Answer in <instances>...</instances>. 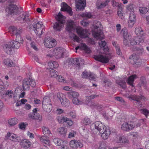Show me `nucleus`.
<instances>
[{"label":"nucleus","instance_id":"obj_1","mask_svg":"<svg viewBox=\"0 0 149 149\" xmlns=\"http://www.w3.org/2000/svg\"><path fill=\"white\" fill-rule=\"evenodd\" d=\"M95 128L98 130L100 133L102 134L101 136L104 139L108 138L110 134V131L109 129L99 122H96L95 124Z\"/></svg>","mask_w":149,"mask_h":149},{"label":"nucleus","instance_id":"obj_2","mask_svg":"<svg viewBox=\"0 0 149 149\" xmlns=\"http://www.w3.org/2000/svg\"><path fill=\"white\" fill-rule=\"evenodd\" d=\"M55 18L57 22L55 23L53 28L56 31H59L63 26V24L65 22L66 18L59 12L55 16Z\"/></svg>","mask_w":149,"mask_h":149},{"label":"nucleus","instance_id":"obj_3","mask_svg":"<svg viewBox=\"0 0 149 149\" xmlns=\"http://www.w3.org/2000/svg\"><path fill=\"white\" fill-rule=\"evenodd\" d=\"M102 27L100 22L98 21L95 25H94V30L92 31V34L94 37L97 39L102 40L104 39L103 32L100 29Z\"/></svg>","mask_w":149,"mask_h":149},{"label":"nucleus","instance_id":"obj_4","mask_svg":"<svg viewBox=\"0 0 149 149\" xmlns=\"http://www.w3.org/2000/svg\"><path fill=\"white\" fill-rule=\"evenodd\" d=\"M36 85L35 81L30 78H25L23 81L22 88L24 91L28 89L30 86L34 87Z\"/></svg>","mask_w":149,"mask_h":149},{"label":"nucleus","instance_id":"obj_5","mask_svg":"<svg viewBox=\"0 0 149 149\" xmlns=\"http://www.w3.org/2000/svg\"><path fill=\"white\" fill-rule=\"evenodd\" d=\"M42 107L44 110L49 112L52 110V106L50 99L48 97H45L43 99L42 102Z\"/></svg>","mask_w":149,"mask_h":149},{"label":"nucleus","instance_id":"obj_6","mask_svg":"<svg viewBox=\"0 0 149 149\" xmlns=\"http://www.w3.org/2000/svg\"><path fill=\"white\" fill-rule=\"evenodd\" d=\"M35 26L33 30L38 37L40 38L42 33L45 31V26L42 24V22L40 23V22H38L35 24Z\"/></svg>","mask_w":149,"mask_h":149},{"label":"nucleus","instance_id":"obj_7","mask_svg":"<svg viewBox=\"0 0 149 149\" xmlns=\"http://www.w3.org/2000/svg\"><path fill=\"white\" fill-rule=\"evenodd\" d=\"M68 63L70 65H75L79 69L80 66L84 64V60L80 58H71L69 59Z\"/></svg>","mask_w":149,"mask_h":149},{"label":"nucleus","instance_id":"obj_8","mask_svg":"<svg viewBox=\"0 0 149 149\" xmlns=\"http://www.w3.org/2000/svg\"><path fill=\"white\" fill-rule=\"evenodd\" d=\"M65 51V49L62 47H58L54 49L53 54L55 57L58 58L62 57Z\"/></svg>","mask_w":149,"mask_h":149},{"label":"nucleus","instance_id":"obj_9","mask_svg":"<svg viewBox=\"0 0 149 149\" xmlns=\"http://www.w3.org/2000/svg\"><path fill=\"white\" fill-rule=\"evenodd\" d=\"M76 32L83 38L87 37L90 34L88 30L83 29L80 26H78L76 28Z\"/></svg>","mask_w":149,"mask_h":149},{"label":"nucleus","instance_id":"obj_10","mask_svg":"<svg viewBox=\"0 0 149 149\" xmlns=\"http://www.w3.org/2000/svg\"><path fill=\"white\" fill-rule=\"evenodd\" d=\"M99 96L97 95L88 96H86V103L88 106L91 107H97L98 104L91 101V100Z\"/></svg>","mask_w":149,"mask_h":149},{"label":"nucleus","instance_id":"obj_11","mask_svg":"<svg viewBox=\"0 0 149 149\" xmlns=\"http://www.w3.org/2000/svg\"><path fill=\"white\" fill-rule=\"evenodd\" d=\"M127 98L129 99H131L133 100L136 101L138 103V104L140 105H142V103L141 102V100H145V98L142 95H131L129 96L126 95Z\"/></svg>","mask_w":149,"mask_h":149},{"label":"nucleus","instance_id":"obj_12","mask_svg":"<svg viewBox=\"0 0 149 149\" xmlns=\"http://www.w3.org/2000/svg\"><path fill=\"white\" fill-rule=\"evenodd\" d=\"M75 1L77 10H82L84 9L86 5V0H75Z\"/></svg>","mask_w":149,"mask_h":149},{"label":"nucleus","instance_id":"obj_13","mask_svg":"<svg viewBox=\"0 0 149 149\" xmlns=\"http://www.w3.org/2000/svg\"><path fill=\"white\" fill-rule=\"evenodd\" d=\"M18 19L22 21V23H25L31 22V18L29 17V14L26 12H24L18 18Z\"/></svg>","mask_w":149,"mask_h":149},{"label":"nucleus","instance_id":"obj_14","mask_svg":"<svg viewBox=\"0 0 149 149\" xmlns=\"http://www.w3.org/2000/svg\"><path fill=\"white\" fill-rule=\"evenodd\" d=\"M135 127V126L133 122L128 123L125 122L123 123L121 126V129L125 131H129L132 130Z\"/></svg>","mask_w":149,"mask_h":149},{"label":"nucleus","instance_id":"obj_15","mask_svg":"<svg viewBox=\"0 0 149 149\" xmlns=\"http://www.w3.org/2000/svg\"><path fill=\"white\" fill-rule=\"evenodd\" d=\"M68 24L67 25L66 29L69 32H70L76 30L78 27L76 26L74 22L72 20H70L68 22Z\"/></svg>","mask_w":149,"mask_h":149},{"label":"nucleus","instance_id":"obj_16","mask_svg":"<svg viewBox=\"0 0 149 149\" xmlns=\"http://www.w3.org/2000/svg\"><path fill=\"white\" fill-rule=\"evenodd\" d=\"M61 11H66L70 16L73 15V12L71 8L66 3L63 2L61 4Z\"/></svg>","mask_w":149,"mask_h":149},{"label":"nucleus","instance_id":"obj_17","mask_svg":"<svg viewBox=\"0 0 149 149\" xmlns=\"http://www.w3.org/2000/svg\"><path fill=\"white\" fill-rule=\"evenodd\" d=\"M131 62L133 64H135L137 65H141V60L136 54H133L130 57Z\"/></svg>","mask_w":149,"mask_h":149},{"label":"nucleus","instance_id":"obj_18","mask_svg":"<svg viewBox=\"0 0 149 149\" xmlns=\"http://www.w3.org/2000/svg\"><path fill=\"white\" fill-rule=\"evenodd\" d=\"M5 52L8 54H10L12 51L13 46L10 42L4 44L3 46Z\"/></svg>","mask_w":149,"mask_h":149},{"label":"nucleus","instance_id":"obj_19","mask_svg":"<svg viewBox=\"0 0 149 149\" xmlns=\"http://www.w3.org/2000/svg\"><path fill=\"white\" fill-rule=\"evenodd\" d=\"M44 45L45 46L49 48H51L53 47V44L54 40H51L49 37H47L45 38L44 40Z\"/></svg>","mask_w":149,"mask_h":149},{"label":"nucleus","instance_id":"obj_20","mask_svg":"<svg viewBox=\"0 0 149 149\" xmlns=\"http://www.w3.org/2000/svg\"><path fill=\"white\" fill-rule=\"evenodd\" d=\"M94 58L95 60L103 63H107L109 61V59L107 57L101 55L95 56Z\"/></svg>","mask_w":149,"mask_h":149},{"label":"nucleus","instance_id":"obj_21","mask_svg":"<svg viewBox=\"0 0 149 149\" xmlns=\"http://www.w3.org/2000/svg\"><path fill=\"white\" fill-rule=\"evenodd\" d=\"M70 144V146L74 148H81L83 147V144L81 142H78L75 140L71 141Z\"/></svg>","mask_w":149,"mask_h":149},{"label":"nucleus","instance_id":"obj_22","mask_svg":"<svg viewBox=\"0 0 149 149\" xmlns=\"http://www.w3.org/2000/svg\"><path fill=\"white\" fill-rule=\"evenodd\" d=\"M116 142L118 143L128 144L129 140L127 137L123 136L118 137L116 140Z\"/></svg>","mask_w":149,"mask_h":149},{"label":"nucleus","instance_id":"obj_23","mask_svg":"<svg viewBox=\"0 0 149 149\" xmlns=\"http://www.w3.org/2000/svg\"><path fill=\"white\" fill-rule=\"evenodd\" d=\"M137 78V76L135 74H133L128 78L127 82L128 84L132 87L134 86V81L135 79Z\"/></svg>","mask_w":149,"mask_h":149},{"label":"nucleus","instance_id":"obj_24","mask_svg":"<svg viewBox=\"0 0 149 149\" xmlns=\"http://www.w3.org/2000/svg\"><path fill=\"white\" fill-rule=\"evenodd\" d=\"M20 144L22 147L26 149L31 146L30 142L27 139H24L20 142Z\"/></svg>","mask_w":149,"mask_h":149},{"label":"nucleus","instance_id":"obj_25","mask_svg":"<svg viewBox=\"0 0 149 149\" xmlns=\"http://www.w3.org/2000/svg\"><path fill=\"white\" fill-rule=\"evenodd\" d=\"M12 33L15 34L16 35H20V34L22 32V29L21 28L17 29V27L15 26H13L11 28Z\"/></svg>","mask_w":149,"mask_h":149},{"label":"nucleus","instance_id":"obj_26","mask_svg":"<svg viewBox=\"0 0 149 149\" xmlns=\"http://www.w3.org/2000/svg\"><path fill=\"white\" fill-rule=\"evenodd\" d=\"M9 11L11 14L16 13L18 10V8L16 5H11L9 8Z\"/></svg>","mask_w":149,"mask_h":149},{"label":"nucleus","instance_id":"obj_27","mask_svg":"<svg viewBox=\"0 0 149 149\" xmlns=\"http://www.w3.org/2000/svg\"><path fill=\"white\" fill-rule=\"evenodd\" d=\"M109 1V0H106L100 4L97 3L96 4L97 7L98 9L103 8L108 5Z\"/></svg>","mask_w":149,"mask_h":149},{"label":"nucleus","instance_id":"obj_28","mask_svg":"<svg viewBox=\"0 0 149 149\" xmlns=\"http://www.w3.org/2000/svg\"><path fill=\"white\" fill-rule=\"evenodd\" d=\"M4 64L6 66L10 67L14 66V63L10 60L9 59H5L3 61Z\"/></svg>","mask_w":149,"mask_h":149},{"label":"nucleus","instance_id":"obj_29","mask_svg":"<svg viewBox=\"0 0 149 149\" xmlns=\"http://www.w3.org/2000/svg\"><path fill=\"white\" fill-rule=\"evenodd\" d=\"M116 83L124 89L126 88V83L124 81L119 79L116 81Z\"/></svg>","mask_w":149,"mask_h":149},{"label":"nucleus","instance_id":"obj_30","mask_svg":"<svg viewBox=\"0 0 149 149\" xmlns=\"http://www.w3.org/2000/svg\"><path fill=\"white\" fill-rule=\"evenodd\" d=\"M48 65L50 67V69L55 68L58 67L59 66L58 63L54 61H51L48 63Z\"/></svg>","mask_w":149,"mask_h":149},{"label":"nucleus","instance_id":"obj_31","mask_svg":"<svg viewBox=\"0 0 149 149\" xmlns=\"http://www.w3.org/2000/svg\"><path fill=\"white\" fill-rule=\"evenodd\" d=\"M67 131V129L63 127L59 128L58 129V132L63 137L65 136Z\"/></svg>","mask_w":149,"mask_h":149},{"label":"nucleus","instance_id":"obj_32","mask_svg":"<svg viewBox=\"0 0 149 149\" xmlns=\"http://www.w3.org/2000/svg\"><path fill=\"white\" fill-rule=\"evenodd\" d=\"M8 122L11 126H13L18 123V120L16 118H13L9 120Z\"/></svg>","mask_w":149,"mask_h":149},{"label":"nucleus","instance_id":"obj_33","mask_svg":"<svg viewBox=\"0 0 149 149\" xmlns=\"http://www.w3.org/2000/svg\"><path fill=\"white\" fill-rule=\"evenodd\" d=\"M68 96L70 97H73V98H76L79 96V93L74 91H70L67 92Z\"/></svg>","mask_w":149,"mask_h":149},{"label":"nucleus","instance_id":"obj_34","mask_svg":"<svg viewBox=\"0 0 149 149\" xmlns=\"http://www.w3.org/2000/svg\"><path fill=\"white\" fill-rule=\"evenodd\" d=\"M61 120H62L63 122L67 123V125L69 126L72 125L73 124V122L71 120L66 117H62Z\"/></svg>","mask_w":149,"mask_h":149},{"label":"nucleus","instance_id":"obj_35","mask_svg":"<svg viewBox=\"0 0 149 149\" xmlns=\"http://www.w3.org/2000/svg\"><path fill=\"white\" fill-rule=\"evenodd\" d=\"M61 102L62 105L65 107L69 106L70 103V101L65 97Z\"/></svg>","mask_w":149,"mask_h":149},{"label":"nucleus","instance_id":"obj_36","mask_svg":"<svg viewBox=\"0 0 149 149\" xmlns=\"http://www.w3.org/2000/svg\"><path fill=\"white\" fill-rule=\"evenodd\" d=\"M10 42L12 46H13L12 47L13 48H15L16 49L19 48L20 46V44H21V43H20L19 42H18L14 40L11 41Z\"/></svg>","mask_w":149,"mask_h":149},{"label":"nucleus","instance_id":"obj_37","mask_svg":"<svg viewBox=\"0 0 149 149\" xmlns=\"http://www.w3.org/2000/svg\"><path fill=\"white\" fill-rule=\"evenodd\" d=\"M121 33L123 34L124 38L131 37V36L128 33L127 29L126 28H124L121 30Z\"/></svg>","mask_w":149,"mask_h":149},{"label":"nucleus","instance_id":"obj_38","mask_svg":"<svg viewBox=\"0 0 149 149\" xmlns=\"http://www.w3.org/2000/svg\"><path fill=\"white\" fill-rule=\"evenodd\" d=\"M41 141L44 143L49 145L50 143V141L46 137L44 136L41 137L40 139Z\"/></svg>","mask_w":149,"mask_h":149},{"label":"nucleus","instance_id":"obj_39","mask_svg":"<svg viewBox=\"0 0 149 149\" xmlns=\"http://www.w3.org/2000/svg\"><path fill=\"white\" fill-rule=\"evenodd\" d=\"M81 49H83L86 51L87 53H89L90 52V50L89 48L84 43H82L81 44Z\"/></svg>","mask_w":149,"mask_h":149},{"label":"nucleus","instance_id":"obj_40","mask_svg":"<svg viewBox=\"0 0 149 149\" xmlns=\"http://www.w3.org/2000/svg\"><path fill=\"white\" fill-rule=\"evenodd\" d=\"M131 38V37H127L126 38H124L123 42L124 45L125 46L129 47L130 46L129 41H130Z\"/></svg>","mask_w":149,"mask_h":149},{"label":"nucleus","instance_id":"obj_41","mask_svg":"<svg viewBox=\"0 0 149 149\" xmlns=\"http://www.w3.org/2000/svg\"><path fill=\"white\" fill-rule=\"evenodd\" d=\"M112 5L113 7H118V8L120 9H121L122 8L121 3L116 2L115 1H113Z\"/></svg>","mask_w":149,"mask_h":149},{"label":"nucleus","instance_id":"obj_42","mask_svg":"<svg viewBox=\"0 0 149 149\" xmlns=\"http://www.w3.org/2000/svg\"><path fill=\"white\" fill-rule=\"evenodd\" d=\"M139 11L141 13L145 14L148 12V10L146 7H140L139 8Z\"/></svg>","mask_w":149,"mask_h":149},{"label":"nucleus","instance_id":"obj_43","mask_svg":"<svg viewBox=\"0 0 149 149\" xmlns=\"http://www.w3.org/2000/svg\"><path fill=\"white\" fill-rule=\"evenodd\" d=\"M49 72V75L51 77H57V74L54 70L52 69H50Z\"/></svg>","mask_w":149,"mask_h":149},{"label":"nucleus","instance_id":"obj_44","mask_svg":"<svg viewBox=\"0 0 149 149\" xmlns=\"http://www.w3.org/2000/svg\"><path fill=\"white\" fill-rule=\"evenodd\" d=\"M81 16L83 17L90 18L91 17L92 15L90 12H86L82 13L81 15Z\"/></svg>","mask_w":149,"mask_h":149},{"label":"nucleus","instance_id":"obj_45","mask_svg":"<svg viewBox=\"0 0 149 149\" xmlns=\"http://www.w3.org/2000/svg\"><path fill=\"white\" fill-rule=\"evenodd\" d=\"M72 102L73 103L75 104L78 105L79 104H81L82 102L81 101H80L77 97L76 98H73L72 100Z\"/></svg>","mask_w":149,"mask_h":149},{"label":"nucleus","instance_id":"obj_46","mask_svg":"<svg viewBox=\"0 0 149 149\" xmlns=\"http://www.w3.org/2000/svg\"><path fill=\"white\" fill-rule=\"evenodd\" d=\"M15 41L21 43V44H22L23 42V40L21 37L20 35H16Z\"/></svg>","mask_w":149,"mask_h":149},{"label":"nucleus","instance_id":"obj_47","mask_svg":"<svg viewBox=\"0 0 149 149\" xmlns=\"http://www.w3.org/2000/svg\"><path fill=\"white\" fill-rule=\"evenodd\" d=\"M3 84L2 81L0 79V92L4 94V91H5V88L3 85Z\"/></svg>","mask_w":149,"mask_h":149},{"label":"nucleus","instance_id":"obj_48","mask_svg":"<svg viewBox=\"0 0 149 149\" xmlns=\"http://www.w3.org/2000/svg\"><path fill=\"white\" fill-rule=\"evenodd\" d=\"M42 132L44 134H51V133L49 130L47 128L45 127H43L42 128Z\"/></svg>","mask_w":149,"mask_h":149},{"label":"nucleus","instance_id":"obj_49","mask_svg":"<svg viewBox=\"0 0 149 149\" xmlns=\"http://www.w3.org/2000/svg\"><path fill=\"white\" fill-rule=\"evenodd\" d=\"M4 94L3 93H2L3 95L5 94V92H6L5 93V95H8L9 97H11L12 96V95L13 94V91H6V90H5V91H4Z\"/></svg>","mask_w":149,"mask_h":149},{"label":"nucleus","instance_id":"obj_50","mask_svg":"<svg viewBox=\"0 0 149 149\" xmlns=\"http://www.w3.org/2000/svg\"><path fill=\"white\" fill-rule=\"evenodd\" d=\"M129 19L130 20H133L135 21L136 16L135 14L134 13V12L132 11L130 13Z\"/></svg>","mask_w":149,"mask_h":149},{"label":"nucleus","instance_id":"obj_51","mask_svg":"<svg viewBox=\"0 0 149 149\" xmlns=\"http://www.w3.org/2000/svg\"><path fill=\"white\" fill-rule=\"evenodd\" d=\"M91 121L90 119L87 118H84L83 120V123L86 125H88L91 123Z\"/></svg>","mask_w":149,"mask_h":149},{"label":"nucleus","instance_id":"obj_52","mask_svg":"<svg viewBox=\"0 0 149 149\" xmlns=\"http://www.w3.org/2000/svg\"><path fill=\"white\" fill-rule=\"evenodd\" d=\"M34 118V120H38L40 121H41L42 120V117L39 113H35Z\"/></svg>","mask_w":149,"mask_h":149},{"label":"nucleus","instance_id":"obj_53","mask_svg":"<svg viewBox=\"0 0 149 149\" xmlns=\"http://www.w3.org/2000/svg\"><path fill=\"white\" fill-rule=\"evenodd\" d=\"M54 142L56 145L58 146H61L62 141L59 140L58 138H55L54 139Z\"/></svg>","mask_w":149,"mask_h":149},{"label":"nucleus","instance_id":"obj_54","mask_svg":"<svg viewBox=\"0 0 149 149\" xmlns=\"http://www.w3.org/2000/svg\"><path fill=\"white\" fill-rule=\"evenodd\" d=\"M58 98L60 100V102L65 97V96L62 93H58L57 94Z\"/></svg>","mask_w":149,"mask_h":149},{"label":"nucleus","instance_id":"obj_55","mask_svg":"<svg viewBox=\"0 0 149 149\" xmlns=\"http://www.w3.org/2000/svg\"><path fill=\"white\" fill-rule=\"evenodd\" d=\"M134 5L132 4H129L127 6V10L130 11V13L131 12H134Z\"/></svg>","mask_w":149,"mask_h":149},{"label":"nucleus","instance_id":"obj_56","mask_svg":"<svg viewBox=\"0 0 149 149\" xmlns=\"http://www.w3.org/2000/svg\"><path fill=\"white\" fill-rule=\"evenodd\" d=\"M143 114L147 118L148 116L149 115V111L146 109H141Z\"/></svg>","mask_w":149,"mask_h":149},{"label":"nucleus","instance_id":"obj_57","mask_svg":"<svg viewBox=\"0 0 149 149\" xmlns=\"http://www.w3.org/2000/svg\"><path fill=\"white\" fill-rule=\"evenodd\" d=\"M116 48L117 54L121 56L122 55V53L120 51L119 45H117V46H116Z\"/></svg>","mask_w":149,"mask_h":149},{"label":"nucleus","instance_id":"obj_58","mask_svg":"<svg viewBox=\"0 0 149 149\" xmlns=\"http://www.w3.org/2000/svg\"><path fill=\"white\" fill-rule=\"evenodd\" d=\"M115 99L118 101L123 104H124L125 103L124 100L121 97H115Z\"/></svg>","mask_w":149,"mask_h":149},{"label":"nucleus","instance_id":"obj_59","mask_svg":"<svg viewBox=\"0 0 149 149\" xmlns=\"http://www.w3.org/2000/svg\"><path fill=\"white\" fill-rule=\"evenodd\" d=\"M130 134L134 138H136L139 136L138 133L137 132H131L130 133Z\"/></svg>","mask_w":149,"mask_h":149},{"label":"nucleus","instance_id":"obj_60","mask_svg":"<svg viewBox=\"0 0 149 149\" xmlns=\"http://www.w3.org/2000/svg\"><path fill=\"white\" fill-rule=\"evenodd\" d=\"M135 22V21L130 19L128 22V25L129 27H132L133 26Z\"/></svg>","mask_w":149,"mask_h":149},{"label":"nucleus","instance_id":"obj_61","mask_svg":"<svg viewBox=\"0 0 149 149\" xmlns=\"http://www.w3.org/2000/svg\"><path fill=\"white\" fill-rule=\"evenodd\" d=\"M99 44L101 48L104 47L106 45V42L104 41H100L99 42Z\"/></svg>","mask_w":149,"mask_h":149},{"label":"nucleus","instance_id":"obj_62","mask_svg":"<svg viewBox=\"0 0 149 149\" xmlns=\"http://www.w3.org/2000/svg\"><path fill=\"white\" fill-rule=\"evenodd\" d=\"M68 115L73 118H75L76 116V113L74 111L70 112L68 113Z\"/></svg>","mask_w":149,"mask_h":149},{"label":"nucleus","instance_id":"obj_63","mask_svg":"<svg viewBox=\"0 0 149 149\" xmlns=\"http://www.w3.org/2000/svg\"><path fill=\"white\" fill-rule=\"evenodd\" d=\"M10 139L15 142L17 141V139L15 135L13 134L12 135H11V137L10 138Z\"/></svg>","mask_w":149,"mask_h":149},{"label":"nucleus","instance_id":"obj_64","mask_svg":"<svg viewBox=\"0 0 149 149\" xmlns=\"http://www.w3.org/2000/svg\"><path fill=\"white\" fill-rule=\"evenodd\" d=\"M19 127L21 129L24 130L25 129L26 125L24 123H22L19 124Z\"/></svg>","mask_w":149,"mask_h":149}]
</instances>
